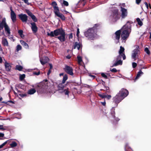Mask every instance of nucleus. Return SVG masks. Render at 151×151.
<instances>
[{"label": "nucleus", "instance_id": "1", "mask_svg": "<svg viewBox=\"0 0 151 151\" xmlns=\"http://www.w3.org/2000/svg\"><path fill=\"white\" fill-rule=\"evenodd\" d=\"M50 83L46 79L38 83L35 86V88L39 93H47L50 92Z\"/></svg>", "mask_w": 151, "mask_h": 151}, {"label": "nucleus", "instance_id": "2", "mask_svg": "<svg viewBox=\"0 0 151 151\" xmlns=\"http://www.w3.org/2000/svg\"><path fill=\"white\" fill-rule=\"evenodd\" d=\"M47 35L50 37H54L60 35L59 36L55 37L58 38L61 42H63L66 40L65 34L64 30L62 28H58L51 31L50 33H47Z\"/></svg>", "mask_w": 151, "mask_h": 151}, {"label": "nucleus", "instance_id": "3", "mask_svg": "<svg viewBox=\"0 0 151 151\" xmlns=\"http://www.w3.org/2000/svg\"><path fill=\"white\" fill-rule=\"evenodd\" d=\"M99 26V24H96L93 27L89 29L84 32L85 36L89 40H93L97 35L98 27Z\"/></svg>", "mask_w": 151, "mask_h": 151}, {"label": "nucleus", "instance_id": "4", "mask_svg": "<svg viewBox=\"0 0 151 151\" xmlns=\"http://www.w3.org/2000/svg\"><path fill=\"white\" fill-rule=\"evenodd\" d=\"M106 89L107 90L106 92H105L101 93H98V95L102 99L106 98L107 99L109 100L111 98V95H108L107 93H110L111 91L109 87H106Z\"/></svg>", "mask_w": 151, "mask_h": 151}, {"label": "nucleus", "instance_id": "5", "mask_svg": "<svg viewBox=\"0 0 151 151\" xmlns=\"http://www.w3.org/2000/svg\"><path fill=\"white\" fill-rule=\"evenodd\" d=\"M111 17H112V20L114 22H116L119 19L120 17L119 10L117 9L113 10Z\"/></svg>", "mask_w": 151, "mask_h": 151}, {"label": "nucleus", "instance_id": "6", "mask_svg": "<svg viewBox=\"0 0 151 151\" xmlns=\"http://www.w3.org/2000/svg\"><path fill=\"white\" fill-rule=\"evenodd\" d=\"M118 93L123 99H124L128 95L129 92L126 89L122 88Z\"/></svg>", "mask_w": 151, "mask_h": 151}, {"label": "nucleus", "instance_id": "7", "mask_svg": "<svg viewBox=\"0 0 151 151\" xmlns=\"http://www.w3.org/2000/svg\"><path fill=\"white\" fill-rule=\"evenodd\" d=\"M123 99L118 94V93L113 98V101L116 104V106L118 105V104Z\"/></svg>", "mask_w": 151, "mask_h": 151}, {"label": "nucleus", "instance_id": "8", "mask_svg": "<svg viewBox=\"0 0 151 151\" xmlns=\"http://www.w3.org/2000/svg\"><path fill=\"white\" fill-rule=\"evenodd\" d=\"M63 69L65 72L67 74L71 76L73 75V69L71 67L68 65H65Z\"/></svg>", "mask_w": 151, "mask_h": 151}, {"label": "nucleus", "instance_id": "9", "mask_svg": "<svg viewBox=\"0 0 151 151\" xmlns=\"http://www.w3.org/2000/svg\"><path fill=\"white\" fill-rule=\"evenodd\" d=\"M120 11L121 12V16L122 19H124L127 17L128 15V12L127 9L120 6Z\"/></svg>", "mask_w": 151, "mask_h": 151}, {"label": "nucleus", "instance_id": "10", "mask_svg": "<svg viewBox=\"0 0 151 151\" xmlns=\"http://www.w3.org/2000/svg\"><path fill=\"white\" fill-rule=\"evenodd\" d=\"M19 18L22 22H26L28 19V16L26 14L22 13L19 14L18 15Z\"/></svg>", "mask_w": 151, "mask_h": 151}, {"label": "nucleus", "instance_id": "11", "mask_svg": "<svg viewBox=\"0 0 151 151\" xmlns=\"http://www.w3.org/2000/svg\"><path fill=\"white\" fill-rule=\"evenodd\" d=\"M129 33L127 30L123 31L121 33L122 38L124 40H126L129 36Z\"/></svg>", "mask_w": 151, "mask_h": 151}, {"label": "nucleus", "instance_id": "12", "mask_svg": "<svg viewBox=\"0 0 151 151\" xmlns=\"http://www.w3.org/2000/svg\"><path fill=\"white\" fill-rule=\"evenodd\" d=\"M25 11L27 14L31 17L34 22H36L37 21V19L36 17L29 10L26 9Z\"/></svg>", "mask_w": 151, "mask_h": 151}, {"label": "nucleus", "instance_id": "13", "mask_svg": "<svg viewBox=\"0 0 151 151\" xmlns=\"http://www.w3.org/2000/svg\"><path fill=\"white\" fill-rule=\"evenodd\" d=\"M139 49V47L138 46L133 51V53L132 54V56L133 59H135L138 54L139 53L140 51Z\"/></svg>", "mask_w": 151, "mask_h": 151}, {"label": "nucleus", "instance_id": "14", "mask_svg": "<svg viewBox=\"0 0 151 151\" xmlns=\"http://www.w3.org/2000/svg\"><path fill=\"white\" fill-rule=\"evenodd\" d=\"M54 13L55 16L60 18L62 21L65 20V16L63 14L60 12L59 10H58V11H56Z\"/></svg>", "mask_w": 151, "mask_h": 151}, {"label": "nucleus", "instance_id": "15", "mask_svg": "<svg viewBox=\"0 0 151 151\" xmlns=\"http://www.w3.org/2000/svg\"><path fill=\"white\" fill-rule=\"evenodd\" d=\"M11 10V18L13 22H15L16 21V15L14 12L12 10V8L10 9Z\"/></svg>", "mask_w": 151, "mask_h": 151}, {"label": "nucleus", "instance_id": "16", "mask_svg": "<svg viewBox=\"0 0 151 151\" xmlns=\"http://www.w3.org/2000/svg\"><path fill=\"white\" fill-rule=\"evenodd\" d=\"M31 25V29L34 33H36L38 30V28L35 22H32L30 23Z\"/></svg>", "mask_w": 151, "mask_h": 151}, {"label": "nucleus", "instance_id": "17", "mask_svg": "<svg viewBox=\"0 0 151 151\" xmlns=\"http://www.w3.org/2000/svg\"><path fill=\"white\" fill-rule=\"evenodd\" d=\"M49 59L47 57L45 56L41 58L40 61L42 65H44L49 61Z\"/></svg>", "mask_w": 151, "mask_h": 151}, {"label": "nucleus", "instance_id": "18", "mask_svg": "<svg viewBox=\"0 0 151 151\" xmlns=\"http://www.w3.org/2000/svg\"><path fill=\"white\" fill-rule=\"evenodd\" d=\"M51 5L53 6L54 11V12H55L56 11H58L59 10L58 7L57 6V3L55 1H53L51 3Z\"/></svg>", "mask_w": 151, "mask_h": 151}, {"label": "nucleus", "instance_id": "19", "mask_svg": "<svg viewBox=\"0 0 151 151\" xmlns=\"http://www.w3.org/2000/svg\"><path fill=\"white\" fill-rule=\"evenodd\" d=\"M115 34L116 35V39L119 40L120 38L121 35V30H119L116 31L115 33Z\"/></svg>", "mask_w": 151, "mask_h": 151}, {"label": "nucleus", "instance_id": "20", "mask_svg": "<svg viewBox=\"0 0 151 151\" xmlns=\"http://www.w3.org/2000/svg\"><path fill=\"white\" fill-rule=\"evenodd\" d=\"M8 28L9 29V32H8L7 31H5V32H6V34H8V36L9 38V39L11 40L14 42L15 41V40L13 38V36L12 35H10V29L9 26Z\"/></svg>", "mask_w": 151, "mask_h": 151}, {"label": "nucleus", "instance_id": "21", "mask_svg": "<svg viewBox=\"0 0 151 151\" xmlns=\"http://www.w3.org/2000/svg\"><path fill=\"white\" fill-rule=\"evenodd\" d=\"M4 65L6 70L7 71H9L12 68L10 63L6 62L5 63Z\"/></svg>", "mask_w": 151, "mask_h": 151}, {"label": "nucleus", "instance_id": "22", "mask_svg": "<svg viewBox=\"0 0 151 151\" xmlns=\"http://www.w3.org/2000/svg\"><path fill=\"white\" fill-rule=\"evenodd\" d=\"M20 42L22 45L26 49L29 48V45L25 41L23 40H21L20 41Z\"/></svg>", "mask_w": 151, "mask_h": 151}, {"label": "nucleus", "instance_id": "23", "mask_svg": "<svg viewBox=\"0 0 151 151\" xmlns=\"http://www.w3.org/2000/svg\"><path fill=\"white\" fill-rule=\"evenodd\" d=\"M122 61L121 60H116L115 63H114L112 66V67L116 66L119 65H122Z\"/></svg>", "mask_w": 151, "mask_h": 151}, {"label": "nucleus", "instance_id": "24", "mask_svg": "<svg viewBox=\"0 0 151 151\" xmlns=\"http://www.w3.org/2000/svg\"><path fill=\"white\" fill-rule=\"evenodd\" d=\"M81 47V44L80 43H78V42H75L74 43V46L73 47V48L75 49L76 47L77 49L79 50Z\"/></svg>", "mask_w": 151, "mask_h": 151}, {"label": "nucleus", "instance_id": "25", "mask_svg": "<svg viewBox=\"0 0 151 151\" xmlns=\"http://www.w3.org/2000/svg\"><path fill=\"white\" fill-rule=\"evenodd\" d=\"M2 44L4 46H8V42L6 38H2Z\"/></svg>", "mask_w": 151, "mask_h": 151}, {"label": "nucleus", "instance_id": "26", "mask_svg": "<svg viewBox=\"0 0 151 151\" xmlns=\"http://www.w3.org/2000/svg\"><path fill=\"white\" fill-rule=\"evenodd\" d=\"M63 83L62 82L58 85V90H63V89L65 86L63 85Z\"/></svg>", "mask_w": 151, "mask_h": 151}, {"label": "nucleus", "instance_id": "27", "mask_svg": "<svg viewBox=\"0 0 151 151\" xmlns=\"http://www.w3.org/2000/svg\"><path fill=\"white\" fill-rule=\"evenodd\" d=\"M36 92L35 89H31L29 90L27 92V93L29 94H33Z\"/></svg>", "mask_w": 151, "mask_h": 151}, {"label": "nucleus", "instance_id": "28", "mask_svg": "<svg viewBox=\"0 0 151 151\" xmlns=\"http://www.w3.org/2000/svg\"><path fill=\"white\" fill-rule=\"evenodd\" d=\"M143 74V73L142 72L141 70H140L139 72H138L137 75L135 77V79H138L140 76H141V75H142Z\"/></svg>", "mask_w": 151, "mask_h": 151}, {"label": "nucleus", "instance_id": "29", "mask_svg": "<svg viewBox=\"0 0 151 151\" xmlns=\"http://www.w3.org/2000/svg\"><path fill=\"white\" fill-rule=\"evenodd\" d=\"M23 68L22 66L19 65H17L16 66L15 69L19 71H21L22 70Z\"/></svg>", "mask_w": 151, "mask_h": 151}, {"label": "nucleus", "instance_id": "30", "mask_svg": "<svg viewBox=\"0 0 151 151\" xmlns=\"http://www.w3.org/2000/svg\"><path fill=\"white\" fill-rule=\"evenodd\" d=\"M68 79V76L67 74H65L63 77V80L62 81V83H65L66 81Z\"/></svg>", "mask_w": 151, "mask_h": 151}, {"label": "nucleus", "instance_id": "31", "mask_svg": "<svg viewBox=\"0 0 151 151\" xmlns=\"http://www.w3.org/2000/svg\"><path fill=\"white\" fill-rule=\"evenodd\" d=\"M124 49L123 47L122 46L120 47V49L119 50V54H124L123 52H124Z\"/></svg>", "mask_w": 151, "mask_h": 151}, {"label": "nucleus", "instance_id": "32", "mask_svg": "<svg viewBox=\"0 0 151 151\" xmlns=\"http://www.w3.org/2000/svg\"><path fill=\"white\" fill-rule=\"evenodd\" d=\"M18 33L21 37L23 38L24 37V35L23 34V31L22 30H19L18 31Z\"/></svg>", "mask_w": 151, "mask_h": 151}, {"label": "nucleus", "instance_id": "33", "mask_svg": "<svg viewBox=\"0 0 151 151\" xmlns=\"http://www.w3.org/2000/svg\"><path fill=\"white\" fill-rule=\"evenodd\" d=\"M17 145V143L15 142H13L10 144V145L11 147H16Z\"/></svg>", "mask_w": 151, "mask_h": 151}, {"label": "nucleus", "instance_id": "34", "mask_svg": "<svg viewBox=\"0 0 151 151\" xmlns=\"http://www.w3.org/2000/svg\"><path fill=\"white\" fill-rule=\"evenodd\" d=\"M137 21V22L138 24L140 26H142L143 24L142 22L141 21L139 18H137L136 19Z\"/></svg>", "mask_w": 151, "mask_h": 151}, {"label": "nucleus", "instance_id": "35", "mask_svg": "<svg viewBox=\"0 0 151 151\" xmlns=\"http://www.w3.org/2000/svg\"><path fill=\"white\" fill-rule=\"evenodd\" d=\"M25 74H20L19 76V79L20 80L22 81L25 78Z\"/></svg>", "mask_w": 151, "mask_h": 151}, {"label": "nucleus", "instance_id": "36", "mask_svg": "<svg viewBox=\"0 0 151 151\" xmlns=\"http://www.w3.org/2000/svg\"><path fill=\"white\" fill-rule=\"evenodd\" d=\"M22 49V47L20 45H18L16 47V51L18 52L19 51L21 50Z\"/></svg>", "mask_w": 151, "mask_h": 151}, {"label": "nucleus", "instance_id": "37", "mask_svg": "<svg viewBox=\"0 0 151 151\" xmlns=\"http://www.w3.org/2000/svg\"><path fill=\"white\" fill-rule=\"evenodd\" d=\"M63 92H64L65 94V95H68L69 93V89L68 88H67L66 89H65Z\"/></svg>", "mask_w": 151, "mask_h": 151}, {"label": "nucleus", "instance_id": "38", "mask_svg": "<svg viewBox=\"0 0 151 151\" xmlns=\"http://www.w3.org/2000/svg\"><path fill=\"white\" fill-rule=\"evenodd\" d=\"M78 62V63H81L82 61V58L81 56H78L77 57Z\"/></svg>", "mask_w": 151, "mask_h": 151}, {"label": "nucleus", "instance_id": "39", "mask_svg": "<svg viewBox=\"0 0 151 151\" xmlns=\"http://www.w3.org/2000/svg\"><path fill=\"white\" fill-rule=\"evenodd\" d=\"M62 4L66 6H68L69 5V4L67 1L63 0Z\"/></svg>", "mask_w": 151, "mask_h": 151}, {"label": "nucleus", "instance_id": "40", "mask_svg": "<svg viewBox=\"0 0 151 151\" xmlns=\"http://www.w3.org/2000/svg\"><path fill=\"white\" fill-rule=\"evenodd\" d=\"M145 51L147 53L148 55H150V52L147 47H146L145 49Z\"/></svg>", "mask_w": 151, "mask_h": 151}, {"label": "nucleus", "instance_id": "41", "mask_svg": "<svg viewBox=\"0 0 151 151\" xmlns=\"http://www.w3.org/2000/svg\"><path fill=\"white\" fill-rule=\"evenodd\" d=\"M131 23H132V22L131 21H128L127 22L126 24L125 25V26H126V27H129L130 26V24Z\"/></svg>", "mask_w": 151, "mask_h": 151}, {"label": "nucleus", "instance_id": "42", "mask_svg": "<svg viewBox=\"0 0 151 151\" xmlns=\"http://www.w3.org/2000/svg\"><path fill=\"white\" fill-rule=\"evenodd\" d=\"M27 94L26 93H19V95L22 97H26L27 96Z\"/></svg>", "mask_w": 151, "mask_h": 151}, {"label": "nucleus", "instance_id": "43", "mask_svg": "<svg viewBox=\"0 0 151 151\" xmlns=\"http://www.w3.org/2000/svg\"><path fill=\"white\" fill-rule=\"evenodd\" d=\"M144 62L142 60H138L137 63L138 65H141Z\"/></svg>", "mask_w": 151, "mask_h": 151}, {"label": "nucleus", "instance_id": "44", "mask_svg": "<svg viewBox=\"0 0 151 151\" xmlns=\"http://www.w3.org/2000/svg\"><path fill=\"white\" fill-rule=\"evenodd\" d=\"M40 71H38V72H36L35 71H33V74L35 75L38 76L40 75Z\"/></svg>", "mask_w": 151, "mask_h": 151}, {"label": "nucleus", "instance_id": "45", "mask_svg": "<svg viewBox=\"0 0 151 151\" xmlns=\"http://www.w3.org/2000/svg\"><path fill=\"white\" fill-rule=\"evenodd\" d=\"M111 114H112V115L114 117V115L115 114V109H113L111 110Z\"/></svg>", "mask_w": 151, "mask_h": 151}, {"label": "nucleus", "instance_id": "46", "mask_svg": "<svg viewBox=\"0 0 151 151\" xmlns=\"http://www.w3.org/2000/svg\"><path fill=\"white\" fill-rule=\"evenodd\" d=\"M101 76L104 78L105 79H107L108 77L104 73H101Z\"/></svg>", "mask_w": 151, "mask_h": 151}, {"label": "nucleus", "instance_id": "47", "mask_svg": "<svg viewBox=\"0 0 151 151\" xmlns=\"http://www.w3.org/2000/svg\"><path fill=\"white\" fill-rule=\"evenodd\" d=\"M122 58L121 54H119V55L117 56V58L116 59V60H121V58Z\"/></svg>", "mask_w": 151, "mask_h": 151}, {"label": "nucleus", "instance_id": "48", "mask_svg": "<svg viewBox=\"0 0 151 151\" xmlns=\"http://www.w3.org/2000/svg\"><path fill=\"white\" fill-rule=\"evenodd\" d=\"M110 70L114 73H116L117 72V70L115 68H113L111 69H110Z\"/></svg>", "mask_w": 151, "mask_h": 151}, {"label": "nucleus", "instance_id": "49", "mask_svg": "<svg viewBox=\"0 0 151 151\" xmlns=\"http://www.w3.org/2000/svg\"><path fill=\"white\" fill-rule=\"evenodd\" d=\"M8 102H10L12 104H14V102L12 101H8V102H6L5 101H3L2 102V103L6 104H7Z\"/></svg>", "mask_w": 151, "mask_h": 151}, {"label": "nucleus", "instance_id": "50", "mask_svg": "<svg viewBox=\"0 0 151 151\" xmlns=\"http://www.w3.org/2000/svg\"><path fill=\"white\" fill-rule=\"evenodd\" d=\"M132 66L133 68H135L137 66V64L136 63L133 62L132 63Z\"/></svg>", "mask_w": 151, "mask_h": 151}, {"label": "nucleus", "instance_id": "51", "mask_svg": "<svg viewBox=\"0 0 151 151\" xmlns=\"http://www.w3.org/2000/svg\"><path fill=\"white\" fill-rule=\"evenodd\" d=\"M9 140H8L5 142H4V143H3L1 145L2 146L4 147V146H5L7 143L9 142Z\"/></svg>", "mask_w": 151, "mask_h": 151}, {"label": "nucleus", "instance_id": "52", "mask_svg": "<svg viewBox=\"0 0 151 151\" xmlns=\"http://www.w3.org/2000/svg\"><path fill=\"white\" fill-rule=\"evenodd\" d=\"M9 140H8L5 142H4V143H3L1 145L2 146L4 147V146H5L7 143L9 142Z\"/></svg>", "mask_w": 151, "mask_h": 151}, {"label": "nucleus", "instance_id": "53", "mask_svg": "<svg viewBox=\"0 0 151 151\" xmlns=\"http://www.w3.org/2000/svg\"><path fill=\"white\" fill-rule=\"evenodd\" d=\"M9 140H8L5 142H4V143H3L1 145L2 146L4 147V146H5L7 143L9 142Z\"/></svg>", "mask_w": 151, "mask_h": 151}, {"label": "nucleus", "instance_id": "54", "mask_svg": "<svg viewBox=\"0 0 151 151\" xmlns=\"http://www.w3.org/2000/svg\"><path fill=\"white\" fill-rule=\"evenodd\" d=\"M79 33H80L79 29L78 28L77 29V34H76V35L77 37H79Z\"/></svg>", "mask_w": 151, "mask_h": 151}, {"label": "nucleus", "instance_id": "55", "mask_svg": "<svg viewBox=\"0 0 151 151\" xmlns=\"http://www.w3.org/2000/svg\"><path fill=\"white\" fill-rule=\"evenodd\" d=\"M121 55L122 57L123 60H125L126 59V57L124 53L121 54Z\"/></svg>", "mask_w": 151, "mask_h": 151}, {"label": "nucleus", "instance_id": "56", "mask_svg": "<svg viewBox=\"0 0 151 151\" xmlns=\"http://www.w3.org/2000/svg\"><path fill=\"white\" fill-rule=\"evenodd\" d=\"M141 1V0H136V4H139L140 3Z\"/></svg>", "mask_w": 151, "mask_h": 151}, {"label": "nucleus", "instance_id": "57", "mask_svg": "<svg viewBox=\"0 0 151 151\" xmlns=\"http://www.w3.org/2000/svg\"><path fill=\"white\" fill-rule=\"evenodd\" d=\"M0 129L4 130H5V129L3 128V125H0Z\"/></svg>", "mask_w": 151, "mask_h": 151}, {"label": "nucleus", "instance_id": "58", "mask_svg": "<svg viewBox=\"0 0 151 151\" xmlns=\"http://www.w3.org/2000/svg\"><path fill=\"white\" fill-rule=\"evenodd\" d=\"M73 34L72 33H71L69 35V39H72L73 38Z\"/></svg>", "mask_w": 151, "mask_h": 151}, {"label": "nucleus", "instance_id": "59", "mask_svg": "<svg viewBox=\"0 0 151 151\" xmlns=\"http://www.w3.org/2000/svg\"><path fill=\"white\" fill-rule=\"evenodd\" d=\"M144 4H145V5L146 7L148 9V4L146 2H145L144 3Z\"/></svg>", "mask_w": 151, "mask_h": 151}, {"label": "nucleus", "instance_id": "60", "mask_svg": "<svg viewBox=\"0 0 151 151\" xmlns=\"http://www.w3.org/2000/svg\"><path fill=\"white\" fill-rule=\"evenodd\" d=\"M4 136V134L0 133V137H3Z\"/></svg>", "mask_w": 151, "mask_h": 151}, {"label": "nucleus", "instance_id": "61", "mask_svg": "<svg viewBox=\"0 0 151 151\" xmlns=\"http://www.w3.org/2000/svg\"><path fill=\"white\" fill-rule=\"evenodd\" d=\"M23 1H24V2L28 4V0H22Z\"/></svg>", "mask_w": 151, "mask_h": 151}, {"label": "nucleus", "instance_id": "62", "mask_svg": "<svg viewBox=\"0 0 151 151\" xmlns=\"http://www.w3.org/2000/svg\"><path fill=\"white\" fill-rule=\"evenodd\" d=\"M101 103L104 106H105L106 105V103L105 101L104 102H101Z\"/></svg>", "mask_w": 151, "mask_h": 151}, {"label": "nucleus", "instance_id": "63", "mask_svg": "<svg viewBox=\"0 0 151 151\" xmlns=\"http://www.w3.org/2000/svg\"><path fill=\"white\" fill-rule=\"evenodd\" d=\"M51 72V71L50 69H49L47 73V75H49L50 74Z\"/></svg>", "mask_w": 151, "mask_h": 151}, {"label": "nucleus", "instance_id": "64", "mask_svg": "<svg viewBox=\"0 0 151 151\" xmlns=\"http://www.w3.org/2000/svg\"><path fill=\"white\" fill-rule=\"evenodd\" d=\"M61 4H62L63 0H57Z\"/></svg>", "mask_w": 151, "mask_h": 151}]
</instances>
